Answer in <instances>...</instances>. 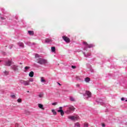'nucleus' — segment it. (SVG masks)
<instances>
[{
    "label": "nucleus",
    "mask_w": 127,
    "mask_h": 127,
    "mask_svg": "<svg viewBox=\"0 0 127 127\" xmlns=\"http://www.w3.org/2000/svg\"><path fill=\"white\" fill-rule=\"evenodd\" d=\"M37 63H38V64H40L41 65H44V64L47 63V60L42 58H39L37 60Z\"/></svg>",
    "instance_id": "obj_1"
},
{
    "label": "nucleus",
    "mask_w": 127,
    "mask_h": 127,
    "mask_svg": "<svg viewBox=\"0 0 127 127\" xmlns=\"http://www.w3.org/2000/svg\"><path fill=\"white\" fill-rule=\"evenodd\" d=\"M19 82L21 83V84H23L24 86H29V85H30V83L28 80H20Z\"/></svg>",
    "instance_id": "obj_2"
},
{
    "label": "nucleus",
    "mask_w": 127,
    "mask_h": 127,
    "mask_svg": "<svg viewBox=\"0 0 127 127\" xmlns=\"http://www.w3.org/2000/svg\"><path fill=\"white\" fill-rule=\"evenodd\" d=\"M12 64H13V63L12 62V61H10V60L6 61L4 62L5 66H7L9 67V66H11Z\"/></svg>",
    "instance_id": "obj_3"
},
{
    "label": "nucleus",
    "mask_w": 127,
    "mask_h": 127,
    "mask_svg": "<svg viewBox=\"0 0 127 127\" xmlns=\"http://www.w3.org/2000/svg\"><path fill=\"white\" fill-rule=\"evenodd\" d=\"M83 44L85 46H86L87 48H91L92 47H94V45L91 44H89L88 43L86 42H83Z\"/></svg>",
    "instance_id": "obj_4"
},
{
    "label": "nucleus",
    "mask_w": 127,
    "mask_h": 127,
    "mask_svg": "<svg viewBox=\"0 0 127 127\" xmlns=\"http://www.w3.org/2000/svg\"><path fill=\"white\" fill-rule=\"evenodd\" d=\"M63 39L64 40V41H65L66 43H69V42H70V38L66 36H63Z\"/></svg>",
    "instance_id": "obj_5"
},
{
    "label": "nucleus",
    "mask_w": 127,
    "mask_h": 127,
    "mask_svg": "<svg viewBox=\"0 0 127 127\" xmlns=\"http://www.w3.org/2000/svg\"><path fill=\"white\" fill-rule=\"evenodd\" d=\"M68 119H69L71 121H76L78 120V117L75 116H68Z\"/></svg>",
    "instance_id": "obj_6"
},
{
    "label": "nucleus",
    "mask_w": 127,
    "mask_h": 127,
    "mask_svg": "<svg viewBox=\"0 0 127 127\" xmlns=\"http://www.w3.org/2000/svg\"><path fill=\"white\" fill-rule=\"evenodd\" d=\"M11 68L12 70H13V71H17V70H18V66L15 65H12Z\"/></svg>",
    "instance_id": "obj_7"
},
{
    "label": "nucleus",
    "mask_w": 127,
    "mask_h": 127,
    "mask_svg": "<svg viewBox=\"0 0 127 127\" xmlns=\"http://www.w3.org/2000/svg\"><path fill=\"white\" fill-rule=\"evenodd\" d=\"M60 110H58V113H61V116H64V111H63V110H62L63 108L62 107H60L59 108Z\"/></svg>",
    "instance_id": "obj_8"
},
{
    "label": "nucleus",
    "mask_w": 127,
    "mask_h": 127,
    "mask_svg": "<svg viewBox=\"0 0 127 127\" xmlns=\"http://www.w3.org/2000/svg\"><path fill=\"white\" fill-rule=\"evenodd\" d=\"M46 43H49L50 42H52V40L50 39L47 38L45 40Z\"/></svg>",
    "instance_id": "obj_9"
},
{
    "label": "nucleus",
    "mask_w": 127,
    "mask_h": 127,
    "mask_svg": "<svg viewBox=\"0 0 127 127\" xmlns=\"http://www.w3.org/2000/svg\"><path fill=\"white\" fill-rule=\"evenodd\" d=\"M29 77H32L34 76V72L33 71H31L29 73Z\"/></svg>",
    "instance_id": "obj_10"
},
{
    "label": "nucleus",
    "mask_w": 127,
    "mask_h": 127,
    "mask_svg": "<svg viewBox=\"0 0 127 127\" xmlns=\"http://www.w3.org/2000/svg\"><path fill=\"white\" fill-rule=\"evenodd\" d=\"M18 45L20 47H21V48H23V47H24V45L23 44V43H18Z\"/></svg>",
    "instance_id": "obj_11"
},
{
    "label": "nucleus",
    "mask_w": 127,
    "mask_h": 127,
    "mask_svg": "<svg viewBox=\"0 0 127 127\" xmlns=\"http://www.w3.org/2000/svg\"><path fill=\"white\" fill-rule=\"evenodd\" d=\"M38 107L40 109H41V110H44V108H43V105L41 104H39Z\"/></svg>",
    "instance_id": "obj_12"
},
{
    "label": "nucleus",
    "mask_w": 127,
    "mask_h": 127,
    "mask_svg": "<svg viewBox=\"0 0 127 127\" xmlns=\"http://www.w3.org/2000/svg\"><path fill=\"white\" fill-rule=\"evenodd\" d=\"M28 33H29V34L30 35H34V32H33V31H28Z\"/></svg>",
    "instance_id": "obj_13"
},
{
    "label": "nucleus",
    "mask_w": 127,
    "mask_h": 127,
    "mask_svg": "<svg viewBox=\"0 0 127 127\" xmlns=\"http://www.w3.org/2000/svg\"><path fill=\"white\" fill-rule=\"evenodd\" d=\"M86 95H87L88 97H91L92 93L90 91H86Z\"/></svg>",
    "instance_id": "obj_14"
},
{
    "label": "nucleus",
    "mask_w": 127,
    "mask_h": 127,
    "mask_svg": "<svg viewBox=\"0 0 127 127\" xmlns=\"http://www.w3.org/2000/svg\"><path fill=\"white\" fill-rule=\"evenodd\" d=\"M52 112L53 113L54 116H56V115H57V112L55 111V110L54 109L52 110Z\"/></svg>",
    "instance_id": "obj_15"
},
{
    "label": "nucleus",
    "mask_w": 127,
    "mask_h": 127,
    "mask_svg": "<svg viewBox=\"0 0 127 127\" xmlns=\"http://www.w3.org/2000/svg\"><path fill=\"white\" fill-rule=\"evenodd\" d=\"M51 50H52V52H55V51H56V49L55 48V47H51Z\"/></svg>",
    "instance_id": "obj_16"
},
{
    "label": "nucleus",
    "mask_w": 127,
    "mask_h": 127,
    "mask_svg": "<svg viewBox=\"0 0 127 127\" xmlns=\"http://www.w3.org/2000/svg\"><path fill=\"white\" fill-rule=\"evenodd\" d=\"M69 99H70V101H71V102H75V98H74V97H72V96H70L69 97Z\"/></svg>",
    "instance_id": "obj_17"
},
{
    "label": "nucleus",
    "mask_w": 127,
    "mask_h": 127,
    "mask_svg": "<svg viewBox=\"0 0 127 127\" xmlns=\"http://www.w3.org/2000/svg\"><path fill=\"white\" fill-rule=\"evenodd\" d=\"M24 68V72H27V70H28V69H30V66H25Z\"/></svg>",
    "instance_id": "obj_18"
},
{
    "label": "nucleus",
    "mask_w": 127,
    "mask_h": 127,
    "mask_svg": "<svg viewBox=\"0 0 127 127\" xmlns=\"http://www.w3.org/2000/svg\"><path fill=\"white\" fill-rule=\"evenodd\" d=\"M69 110L70 111H75V108H74V106H71L69 108Z\"/></svg>",
    "instance_id": "obj_19"
},
{
    "label": "nucleus",
    "mask_w": 127,
    "mask_h": 127,
    "mask_svg": "<svg viewBox=\"0 0 127 127\" xmlns=\"http://www.w3.org/2000/svg\"><path fill=\"white\" fill-rule=\"evenodd\" d=\"M41 82H42V83H44V82H46V81L45 80V79H44V77H42L41 78Z\"/></svg>",
    "instance_id": "obj_20"
},
{
    "label": "nucleus",
    "mask_w": 127,
    "mask_h": 127,
    "mask_svg": "<svg viewBox=\"0 0 127 127\" xmlns=\"http://www.w3.org/2000/svg\"><path fill=\"white\" fill-rule=\"evenodd\" d=\"M85 81L88 83V82H90V78L89 77H87L85 79Z\"/></svg>",
    "instance_id": "obj_21"
},
{
    "label": "nucleus",
    "mask_w": 127,
    "mask_h": 127,
    "mask_svg": "<svg viewBox=\"0 0 127 127\" xmlns=\"http://www.w3.org/2000/svg\"><path fill=\"white\" fill-rule=\"evenodd\" d=\"M4 75H8V74H9V71H6L5 70L4 72H3Z\"/></svg>",
    "instance_id": "obj_22"
},
{
    "label": "nucleus",
    "mask_w": 127,
    "mask_h": 127,
    "mask_svg": "<svg viewBox=\"0 0 127 127\" xmlns=\"http://www.w3.org/2000/svg\"><path fill=\"white\" fill-rule=\"evenodd\" d=\"M75 127H80V124L78 123H76L74 125Z\"/></svg>",
    "instance_id": "obj_23"
},
{
    "label": "nucleus",
    "mask_w": 127,
    "mask_h": 127,
    "mask_svg": "<svg viewBox=\"0 0 127 127\" xmlns=\"http://www.w3.org/2000/svg\"><path fill=\"white\" fill-rule=\"evenodd\" d=\"M28 81H29V83H30V82H33V78H30Z\"/></svg>",
    "instance_id": "obj_24"
},
{
    "label": "nucleus",
    "mask_w": 127,
    "mask_h": 127,
    "mask_svg": "<svg viewBox=\"0 0 127 127\" xmlns=\"http://www.w3.org/2000/svg\"><path fill=\"white\" fill-rule=\"evenodd\" d=\"M40 56L39 55H38V54H36L35 55V58H39Z\"/></svg>",
    "instance_id": "obj_25"
},
{
    "label": "nucleus",
    "mask_w": 127,
    "mask_h": 127,
    "mask_svg": "<svg viewBox=\"0 0 127 127\" xmlns=\"http://www.w3.org/2000/svg\"><path fill=\"white\" fill-rule=\"evenodd\" d=\"M89 127V124H88V123L84 124V127Z\"/></svg>",
    "instance_id": "obj_26"
},
{
    "label": "nucleus",
    "mask_w": 127,
    "mask_h": 127,
    "mask_svg": "<svg viewBox=\"0 0 127 127\" xmlns=\"http://www.w3.org/2000/svg\"><path fill=\"white\" fill-rule=\"evenodd\" d=\"M17 102H18V103H21L22 100H21V99H18L17 100Z\"/></svg>",
    "instance_id": "obj_27"
},
{
    "label": "nucleus",
    "mask_w": 127,
    "mask_h": 127,
    "mask_svg": "<svg viewBox=\"0 0 127 127\" xmlns=\"http://www.w3.org/2000/svg\"><path fill=\"white\" fill-rule=\"evenodd\" d=\"M53 106H56L57 105V102H55L52 103Z\"/></svg>",
    "instance_id": "obj_28"
},
{
    "label": "nucleus",
    "mask_w": 127,
    "mask_h": 127,
    "mask_svg": "<svg viewBox=\"0 0 127 127\" xmlns=\"http://www.w3.org/2000/svg\"><path fill=\"white\" fill-rule=\"evenodd\" d=\"M11 98H12L13 99H14V98H15V95H11Z\"/></svg>",
    "instance_id": "obj_29"
},
{
    "label": "nucleus",
    "mask_w": 127,
    "mask_h": 127,
    "mask_svg": "<svg viewBox=\"0 0 127 127\" xmlns=\"http://www.w3.org/2000/svg\"><path fill=\"white\" fill-rule=\"evenodd\" d=\"M71 67L72 68V69H76V66L72 65Z\"/></svg>",
    "instance_id": "obj_30"
},
{
    "label": "nucleus",
    "mask_w": 127,
    "mask_h": 127,
    "mask_svg": "<svg viewBox=\"0 0 127 127\" xmlns=\"http://www.w3.org/2000/svg\"><path fill=\"white\" fill-rule=\"evenodd\" d=\"M102 127H106V125H105V124L103 123V124H102Z\"/></svg>",
    "instance_id": "obj_31"
},
{
    "label": "nucleus",
    "mask_w": 127,
    "mask_h": 127,
    "mask_svg": "<svg viewBox=\"0 0 127 127\" xmlns=\"http://www.w3.org/2000/svg\"><path fill=\"white\" fill-rule=\"evenodd\" d=\"M0 18L2 20H3L4 19V18L2 17H0Z\"/></svg>",
    "instance_id": "obj_32"
},
{
    "label": "nucleus",
    "mask_w": 127,
    "mask_h": 127,
    "mask_svg": "<svg viewBox=\"0 0 127 127\" xmlns=\"http://www.w3.org/2000/svg\"><path fill=\"white\" fill-rule=\"evenodd\" d=\"M125 100V98H121V101H124Z\"/></svg>",
    "instance_id": "obj_33"
},
{
    "label": "nucleus",
    "mask_w": 127,
    "mask_h": 127,
    "mask_svg": "<svg viewBox=\"0 0 127 127\" xmlns=\"http://www.w3.org/2000/svg\"><path fill=\"white\" fill-rule=\"evenodd\" d=\"M39 97L40 98H42V95H41L40 94V95H39Z\"/></svg>",
    "instance_id": "obj_34"
},
{
    "label": "nucleus",
    "mask_w": 127,
    "mask_h": 127,
    "mask_svg": "<svg viewBox=\"0 0 127 127\" xmlns=\"http://www.w3.org/2000/svg\"><path fill=\"white\" fill-rule=\"evenodd\" d=\"M58 84L59 85V86H62L61 84H60V83L58 82Z\"/></svg>",
    "instance_id": "obj_35"
},
{
    "label": "nucleus",
    "mask_w": 127,
    "mask_h": 127,
    "mask_svg": "<svg viewBox=\"0 0 127 127\" xmlns=\"http://www.w3.org/2000/svg\"><path fill=\"white\" fill-rule=\"evenodd\" d=\"M76 87H80V84H77Z\"/></svg>",
    "instance_id": "obj_36"
},
{
    "label": "nucleus",
    "mask_w": 127,
    "mask_h": 127,
    "mask_svg": "<svg viewBox=\"0 0 127 127\" xmlns=\"http://www.w3.org/2000/svg\"><path fill=\"white\" fill-rule=\"evenodd\" d=\"M27 93H29V91H27Z\"/></svg>",
    "instance_id": "obj_37"
},
{
    "label": "nucleus",
    "mask_w": 127,
    "mask_h": 127,
    "mask_svg": "<svg viewBox=\"0 0 127 127\" xmlns=\"http://www.w3.org/2000/svg\"><path fill=\"white\" fill-rule=\"evenodd\" d=\"M126 101L127 102V100H126Z\"/></svg>",
    "instance_id": "obj_38"
}]
</instances>
